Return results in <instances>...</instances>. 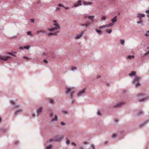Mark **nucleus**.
Returning a JSON list of instances; mask_svg holds the SVG:
<instances>
[{"instance_id": "9d476101", "label": "nucleus", "mask_w": 149, "mask_h": 149, "mask_svg": "<svg viewBox=\"0 0 149 149\" xmlns=\"http://www.w3.org/2000/svg\"><path fill=\"white\" fill-rule=\"evenodd\" d=\"M84 33V32H81L80 34H78L77 35L76 37V39H78L80 38L81 37H82L83 34Z\"/></svg>"}, {"instance_id": "338daca9", "label": "nucleus", "mask_w": 149, "mask_h": 149, "mask_svg": "<svg viewBox=\"0 0 149 149\" xmlns=\"http://www.w3.org/2000/svg\"><path fill=\"white\" fill-rule=\"evenodd\" d=\"M107 86H109V84H107Z\"/></svg>"}, {"instance_id": "6ab92c4d", "label": "nucleus", "mask_w": 149, "mask_h": 149, "mask_svg": "<svg viewBox=\"0 0 149 149\" xmlns=\"http://www.w3.org/2000/svg\"><path fill=\"white\" fill-rule=\"evenodd\" d=\"M96 31L97 33H99V34L100 35L102 33L101 31L99 30L96 29Z\"/></svg>"}, {"instance_id": "79ce46f5", "label": "nucleus", "mask_w": 149, "mask_h": 149, "mask_svg": "<svg viewBox=\"0 0 149 149\" xmlns=\"http://www.w3.org/2000/svg\"><path fill=\"white\" fill-rule=\"evenodd\" d=\"M71 144L72 145H74V146H76V143H74V142H72L71 143Z\"/></svg>"}, {"instance_id": "bb28decb", "label": "nucleus", "mask_w": 149, "mask_h": 149, "mask_svg": "<svg viewBox=\"0 0 149 149\" xmlns=\"http://www.w3.org/2000/svg\"><path fill=\"white\" fill-rule=\"evenodd\" d=\"M66 140H67V141H66V143L67 144H69L70 143V141L67 138H66Z\"/></svg>"}, {"instance_id": "4c0bfd02", "label": "nucleus", "mask_w": 149, "mask_h": 149, "mask_svg": "<svg viewBox=\"0 0 149 149\" xmlns=\"http://www.w3.org/2000/svg\"><path fill=\"white\" fill-rule=\"evenodd\" d=\"M79 6V5H78L76 3L74 5V6L73 7H77Z\"/></svg>"}, {"instance_id": "c756f323", "label": "nucleus", "mask_w": 149, "mask_h": 149, "mask_svg": "<svg viewBox=\"0 0 149 149\" xmlns=\"http://www.w3.org/2000/svg\"><path fill=\"white\" fill-rule=\"evenodd\" d=\"M111 31H112V30L111 29L109 30H107V32L109 33H111Z\"/></svg>"}, {"instance_id": "4be33fe9", "label": "nucleus", "mask_w": 149, "mask_h": 149, "mask_svg": "<svg viewBox=\"0 0 149 149\" xmlns=\"http://www.w3.org/2000/svg\"><path fill=\"white\" fill-rule=\"evenodd\" d=\"M120 42L121 44L122 45H124L125 43V41L124 40H120Z\"/></svg>"}, {"instance_id": "4d7b16f0", "label": "nucleus", "mask_w": 149, "mask_h": 149, "mask_svg": "<svg viewBox=\"0 0 149 149\" xmlns=\"http://www.w3.org/2000/svg\"><path fill=\"white\" fill-rule=\"evenodd\" d=\"M12 56H14V57H16V55H14V54H12Z\"/></svg>"}, {"instance_id": "680f3d73", "label": "nucleus", "mask_w": 149, "mask_h": 149, "mask_svg": "<svg viewBox=\"0 0 149 149\" xmlns=\"http://www.w3.org/2000/svg\"><path fill=\"white\" fill-rule=\"evenodd\" d=\"M147 16L148 17H149V14H148V15H147Z\"/></svg>"}, {"instance_id": "20e7f679", "label": "nucleus", "mask_w": 149, "mask_h": 149, "mask_svg": "<svg viewBox=\"0 0 149 149\" xmlns=\"http://www.w3.org/2000/svg\"><path fill=\"white\" fill-rule=\"evenodd\" d=\"M113 25V23H110L109 24H107L106 25H103L102 26H101L99 27V28L100 29L104 28L105 27H108L110 26H112Z\"/></svg>"}, {"instance_id": "393cba45", "label": "nucleus", "mask_w": 149, "mask_h": 149, "mask_svg": "<svg viewBox=\"0 0 149 149\" xmlns=\"http://www.w3.org/2000/svg\"><path fill=\"white\" fill-rule=\"evenodd\" d=\"M81 1L80 0H79L77 2V4L78 5H81Z\"/></svg>"}, {"instance_id": "c03bdc74", "label": "nucleus", "mask_w": 149, "mask_h": 149, "mask_svg": "<svg viewBox=\"0 0 149 149\" xmlns=\"http://www.w3.org/2000/svg\"><path fill=\"white\" fill-rule=\"evenodd\" d=\"M53 115V114L52 112H51L50 114V116L52 117Z\"/></svg>"}, {"instance_id": "f257e3e1", "label": "nucleus", "mask_w": 149, "mask_h": 149, "mask_svg": "<svg viewBox=\"0 0 149 149\" xmlns=\"http://www.w3.org/2000/svg\"><path fill=\"white\" fill-rule=\"evenodd\" d=\"M53 25L55 26L53 27L52 28H49L48 30L50 31H52V32L49 33L47 34L48 36H51L52 35L56 36L59 33L60 30L61 29L58 23L55 20L53 21Z\"/></svg>"}, {"instance_id": "de8ad7c7", "label": "nucleus", "mask_w": 149, "mask_h": 149, "mask_svg": "<svg viewBox=\"0 0 149 149\" xmlns=\"http://www.w3.org/2000/svg\"><path fill=\"white\" fill-rule=\"evenodd\" d=\"M62 112L63 113H65L66 114H67V112L65 111H62Z\"/></svg>"}, {"instance_id": "4468645a", "label": "nucleus", "mask_w": 149, "mask_h": 149, "mask_svg": "<svg viewBox=\"0 0 149 149\" xmlns=\"http://www.w3.org/2000/svg\"><path fill=\"white\" fill-rule=\"evenodd\" d=\"M140 79V77L136 76L134 80V83L136 81H138Z\"/></svg>"}, {"instance_id": "8fccbe9b", "label": "nucleus", "mask_w": 149, "mask_h": 149, "mask_svg": "<svg viewBox=\"0 0 149 149\" xmlns=\"http://www.w3.org/2000/svg\"><path fill=\"white\" fill-rule=\"evenodd\" d=\"M31 22H32V23H34V19H31Z\"/></svg>"}, {"instance_id": "6e6d98bb", "label": "nucleus", "mask_w": 149, "mask_h": 149, "mask_svg": "<svg viewBox=\"0 0 149 149\" xmlns=\"http://www.w3.org/2000/svg\"><path fill=\"white\" fill-rule=\"evenodd\" d=\"M11 102L13 104H14V102L13 101H11Z\"/></svg>"}, {"instance_id": "c85d7f7f", "label": "nucleus", "mask_w": 149, "mask_h": 149, "mask_svg": "<svg viewBox=\"0 0 149 149\" xmlns=\"http://www.w3.org/2000/svg\"><path fill=\"white\" fill-rule=\"evenodd\" d=\"M106 19V17L105 16H103L101 19L102 20H105Z\"/></svg>"}, {"instance_id": "dca6fc26", "label": "nucleus", "mask_w": 149, "mask_h": 149, "mask_svg": "<svg viewBox=\"0 0 149 149\" xmlns=\"http://www.w3.org/2000/svg\"><path fill=\"white\" fill-rule=\"evenodd\" d=\"M22 111V109L17 110L15 111V115L16 116L19 113L21 112Z\"/></svg>"}, {"instance_id": "2eb2a0df", "label": "nucleus", "mask_w": 149, "mask_h": 149, "mask_svg": "<svg viewBox=\"0 0 149 149\" xmlns=\"http://www.w3.org/2000/svg\"><path fill=\"white\" fill-rule=\"evenodd\" d=\"M117 16L115 17H114L113 19H111V21L114 24V23L115 22H116L117 21Z\"/></svg>"}, {"instance_id": "5701e85b", "label": "nucleus", "mask_w": 149, "mask_h": 149, "mask_svg": "<svg viewBox=\"0 0 149 149\" xmlns=\"http://www.w3.org/2000/svg\"><path fill=\"white\" fill-rule=\"evenodd\" d=\"M77 69V68L75 66H72L71 67V70L72 71H73L74 70H76Z\"/></svg>"}, {"instance_id": "1a4fd4ad", "label": "nucleus", "mask_w": 149, "mask_h": 149, "mask_svg": "<svg viewBox=\"0 0 149 149\" xmlns=\"http://www.w3.org/2000/svg\"><path fill=\"white\" fill-rule=\"evenodd\" d=\"M37 33L38 34H43V33H46V31L45 30H38L37 32Z\"/></svg>"}, {"instance_id": "b1692460", "label": "nucleus", "mask_w": 149, "mask_h": 149, "mask_svg": "<svg viewBox=\"0 0 149 149\" xmlns=\"http://www.w3.org/2000/svg\"><path fill=\"white\" fill-rule=\"evenodd\" d=\"M142 22H143V21L141 19L139 18V21L137 22V23L138 24L141 23H142Z\"/></svg>"}, {"instance_id": "7ed1b4c3", "label": "nucleus", "mask_w": 149, "mask_h": 149, "mask_svg": "<svg viewBox=\"0 0 149 149\" xmlns=\"http://www.w3.org/2000/svg\"><path fill=\"white\" fill-rule=\"evenodd\" d=\"M64 137V136L63 135H58L55 137V138L54 139H50L49 140V141L51 142L53 141H59L63 139Z\"/></svg>"}, {"instance_id": "052dcab7", "label": "nucleus", "mask_w": 149, "mask_h": 149, "mask_svg": "<svg viewBox=\"0 0 149 149\" xmlns=\"http://www.w3.org/2000/svg\"><path fill=\"white\" fill-rule=\"evenodd\" d=\"M84 144H87V142H84Z\"/></svg>"}, {"instance_id": "a19ab883", "label": "nucleus", "mask_w": 149, "mask_h": 149, "mask_svg": "<svg viewBox=\"0 0 149 149\" xmlns=\"http://www.w3.org/2000/svg\"><path fill=\"white\" fill-rule=\"evenodd\" d=\"M23 58H26V59H31L30 58H27V57H26L24 56L23 57Z\"/></svg>"}, {"instance_id": "f03ea898", "label": "nucleus", "mask_w": 149, "mask_h": 149, "mask_svg": "<svg viewBox=\"0 0 149 149\" xmlns=\"http://www.w3.org/2000/svg\"><path fill=\"white\" fill-rule=\"evenodd\" d=\"M76 90L74 88H67L66 90V93L67 94L71 93L70 96L71 98H72L73 93L75 92Z\"/></svg>"}, {"instance_id": "3c124183", "label": "nucleus", "mask_w": 149, "mask_h": 149, "mask_svg": "<svg viewBox=\"0 0 149 149\" xmlns=\"http://www.w3.org/2000/svg\"><path fill=\"white\" fill-rule=\"evenodd\" d=\"M7 54H9L11 55H12V54L11 53V52H8L7 53Z\"/></svg>"}, {"instance_id": "aec40b11", "label": "nucleus", "mask_w": 149, "mask_h": 149, "mask_svg": "<svg viewBox=\"0 0 149 149\" xmlns=\"http://www.w3.org/2000/svg\"><path fill=\"white\" fill-rule=\"evenodd\" d=\"M149 54V50L147 52H146V53H145L144 55H143L141 54V56H146V55H147Z\"/></svg>"}, {"instance_id": "774afa93", "label": "nucleus", "mask_w": 149, "mask_h": 149, "mask_svg": "<svg viewBox=\"0 0 149 149\" xmlns=\"http://www.w3.org/2000/svg\"><path fill=\"white\" fill-rule=\"evenodd\" d=\"M81 149H84L83 148H81Z\"/></svg>"}, {"instance_id": "f3484780", "label": "nucleus", "mask_w": 149, "mask_h": 149, "mask_svg": "<svg viewBox=\"0 0 149 149\" xmlns=\"http://www.w3.org/2000/svg\"><path fill=\"white\" fill-rule=\"evenodd\" d=\"M136 73V72H135L133 71L131 73H130L129 74V75L130 76L134 75Z\"/></svg>"}, {"instance_id": "09e8293b", "label": "nucleus", "mask_w": 149, "mask_h": 149, "mask_svg": "<svg viewBox=\"0 0 149 149\" xmlns=\"http://www.w3.org/2000/svg\"><path fill=\"white\" fill-rule=\"evenodd\" d=\"M61 124L62 125H65V124L63 122H61Z\"/></svg>"}, {"instance_id": "6e6552de", "label": "nucleus", "mask_w": 149, "mask_h": 149, "mask_svg": "<svg viewBox=\"0 0 149 149\" xmlns=\"http://www.w3.org/2000/svg\"><path fill=\"white\" fill-rule=\"evenodd\" d=\"M42 110V107H40L37 110V116H38V115L41 113Z\"/></svg>"}, {"instance_id": "13d9d810", "label": "nucleus", "mask_w": 149, "mask_h": 149, "mask_svg": "<svg viewBox=\"0 0 149 149\" xmlns=\"http://www.w3.org/2000/svg\"><path fill=\"white\" fill-rule=\"evenodd\" d=\"M100 76H97V78H100Z\"/></svg>"}, {"instance_id": "69168bd1", "label": "nucleus", "mask_w": 149, "mask_h": 149, "mask_svg": "<svg viewBox=\"0 0 149 149\" xmlns=\"http://www.w3.org/2000/svg\"><path fill=\"white\" fill-rule=\"evenodd\" d=\"M149 31H147V33H149Z\"/></svg>"}, {"instance_id": "37998d69", "label": "nucleus", "mask_w": 149, "mask_h": 149, "mask_svg": "<svg viewBox=\"0 0 149 149\" xmlns=\"http://www.w3.org/2000/svg\"><path fill=\"white\" fill-rule=\"evenodd\" d=\"M43 61H44V62L45 63H47V62H48L47 61V60H44Z\"/></svg>"}, {"instance_id": "423d86ee", "label": "nucleus", "mask_w": 149, "mask_h": 149, "mask_svg": "<svg viewBox=\"0 0 149 149\" xmlns=\"http://www.w3.org/2000/svg\"><path fill=\"white\" fill-rule=\"evenodd\" d=\"M10 58V57L9 56H7V57L3 56L2 57L1 56H0V60H1L3 61H6L8 58Z\"/></svg>"}, {"instance_id": "e433bc0d", "label": "nucleus", "mask_w": 149, "mask_h": 149, "mask_svg": "<svg viewBox=\"0 0 149 149\" xmlns=\"http://www.w3.org/2000/svg\"><path fill=\"white\" fill-rule=\"evenodd\" d=\"M97 114L98 115H99V116H101V113H100V111H98L97 112Z\"/></svg>"}, {"instance_id": "5fc2aeb1", "label": "nucleus", "mask_w": 149, "mask_h": 149, "mask_svg": "<svg viewBox=\"0 0 149 149\" xmlns=\"http://www.w3.org/2000/svg\"><path fill=\"white\" fill-rule=\"evenodd\" d=\"M19 49H23V47H19Z\"/></svg>"}, {"instance_id": "9b49d317", "label": "nucleus", "mask_w": 149, "mask_h": 149, "mask_svg": "<svg viewBox=\"0 0 149 149\" xmlns=\"http://www.w3.org/2000/svg\"><path fill=\"white\" fill-rule=\"evenodd\" d=\"M124 104L123 102H120L118 103L117 105L114 106V107H121Z\"/></svg>"}, {"instance_id": "2f4dec72", "label": "nucleus", "mask_w": 149, "mask_h": 149, "mask_svg": "<svg viewBox=\"0 0 149 149\" xmlns=\"http://www.w3.org/2000/svg\"><path fill=\"white\" fill-rule=\"evenodd\" d=\"M142 114H143V112L141 111H139L138 113V115H140Z\"/></svg>"}, {"instance_id": "c9c22d12", "label": "nucleus", "mask_w": 149, "mask_h": 149, "mask_svg": "<svg viewBox=\"0 0 149 149\" xmlns=\"http://www.w3.org/2000/svg\"><path fill=\"white\" fill-rule=\"evenodd\" d=\"M116 134H113L112 137L113 138H114L116 137Z\"/></svg>"}, {"instance_id": "473e14b6", "label": "nucleus", "mask_w": 149, "mask_h": 149, "mask_svg": "<svg viewBox=\"0 0 149 149\" xmlns=\"http://www.w3.org/2000/svg\"><path fill=\"white\" fill-rule=\"evenodd\" d=\"M56 11H60V8H59L58 7H56Z\"/></svg>"}, {"instance_id": "864d4df0", "label": "nucleus", "mask_w": 149, "mask_h": 149, "mask_svg": "<svg viewBox=\"0 0 149 149\" xmlns=\"http://www.w3.org/2000/svg\"><path fill=\"white\" fill-rule=\"evenodd\" d=\"M145 36H148V33H146L145 34Z\"/></svg>"}, {"instance_id": "72a5a7b5", "label": "nucleus", "mask_w": 149, "mask_h": 149, "mask_svg": "<svg viewBox=\"0 0 149 149\" xmlns=\"http://www.w3.org/2000/svg\"><path fill=\"white\" fill-rule=\"evenodd\" d=\"M49 102L50 103L52 104L54 102V101L52 99H50L49 100Z\"/></svg>"}, {"instance_id": "412c9836", "label": "nucleus", "mask_w": 149, "mask_h": 149, "mask_svg": "<svg viewBox=\"0 0 149 149\" xmlns=\"http://www.w3.org/2000/svg\"><path fill=\"white\" fill-rule=\"evenodd\" d=\"M127 58L129 59H131L132 58H134V56L133 55L132 56H127Z\"/></svg>"}, {"instance_id": "a18cd8bd", "label": "nucleus", "mask_w": 149, "mask_h": 149, "mask_svg": "<svg viewBox=\"0 0 149 149\" xmlns=\"http://www.w3.org/2000/svg\"><path fill=\"white\" fill-rule=\"evenodd\" d=\"M91 147L93 148V149H94V146L93 145H91Z\"/></svg>"}, {"instance_id": "0e129e2a", "label": "nucleus", "mask_w": 149, "mask_h": 149, "mask_svg": "<svg viewBox=\"0 0 149 149\" xmlns=\"http://www.w3.org/2000/svg\"><path fill=\"white\" fill-rule=\"evenodd\" d=\"M14 53H15V54H16V52H13Z\"/></svg>"}, {"instance_id": "603ef678", "label": "nucleus", "mask_w": 149, "mask_h": 149, "mask_svg": "<svg viewBox=\"0 0 149 149\" xmlns=\"http://www.w3.org/2000/svg\"><path fill=\"white\" fill-rule=\"evenodd\" d=\"M146 13L149 14V10H147L146 11Z\"/></svg>"}, {"instance_id": "ea45409f", "label": "nucleus", "mask_w": 149, "mask_h": 149, "mask_svg": "<svg viewBox=\"0 0 149 149\" xmlns=\"http://www.w3.org/2000/svg\"><path fill=\"white\" fill-rule=\"evenodd\" d=\"M146 99H145V98H143V99H141L140 100H139V101H140V102H142V101H143L144 100H145Z\"/></svg>"}, {"instance_id": "ddd939ff", "label": "nucleus", "mask_w": 149, "mask_h": 149, "mask_svg": "<svg viewBox=\"0 0 149 149\" xmlns=\"http://www.w3.org/2000/svg\"><path fill=\"white\" fill-rule=\"evenodd\" d=\"M145 16V15L143 14H141L139 13L138 14L137 17L139 18H141L142 17H144Z\"/></svg>"}, {"instance_id": "a878e982", "label": "nucleus", "mask_w": 149, "mask_h": 149, "mask_svg": "<svg viewBox=\"0 0 149 149\" xmlns=\"http://www.w3.org/2000/svg\"><path fill=\"white\" fill-rule=\"evenodd\" d=\"M52 148V146L51 145H50L47 147L46 149H51Z\"/></svg>"}, {"instance_id": "e2e57ef3", "label": "nucleus", "mask_w": 149, "mask_h": 149, "mask_svg": "<svg viewBox=\"0 0 149 149\" xmlns=\"http://www.w3.org/2000/svg\"><path fill=\"white\" fill-rule=\"evenodd\" d=\"M1 117H0V122H1Z\"/></svg>"}, {"instance_id": "49530a36", "label": "nucleus", "mask_w": 149, "mask_h": 149, "mask_svg": "<svg viewBox=\"0 0 149 149\" xmlns=\"http://www.w3.org/2000/svg\"><path fill=\"white\" fill-rule=\"evenodd\" d=\"M63 7L66 10L68 9L69 8L68 7H65L64 6Z\"/></svg>"}, {"instance_id": "58836bf2", "label": "nucleus", "mask_w": 149, "mask_h": 149, "mask_svg": "<svg viewBox=\"0 0 149 149\" xmlns=\"http://www.w3.org/2000/svg\"><path fill=\"white\" fill-rule=\"evenodd\" d=\"M27 34L28 35H31V32L30 31H28L27 32Z\"/></svg>"}, {"instance_id": "f8f14e48", "label": "nucleus", "mask_w": 149, "mask_h": 149, "mask_svg": "<svg viewBox=\"0 0 149 149\" xmlns=\"http://www.w3.org/2000/svg\"><path fill=\"white\" fill-rule=\"evenodd\" d=\"M88 18L90 19L91 21L93 22L94 21V16H88L87 17Z\"/></svg>"}, {"instance_id": "a211bd4d", "label": "nucleus", "mask_w": 149, "mask_h": 149, "mask_svg": "<svg viewBox=\"0 0 149 149\" xmlns=\"http://www.w3.org/2000/svg\"><path fill=\"white\" fill-rule=\"evenodd\" d=\"M57 116H56L55 115V118H53L52 120L53 121H55L57 120Z\"/></svg>"}, {"instance_id": "0eeeda50", "label": "nucleus", "mask_w": 149, "mask_h": 149, "mask_svg": "<svg viewBox=\"0 0 149 149\" xmlns=\"http://www.w3.org/2000/svg\"><path fill=\"white\" fill-rule=\"evenodd\" d=\"M86 89L84 88L83 90H82V91H80L77 94V96L78 97H79L81 95H82V94H84L85 93V90Z\"/></svg>"}, {"instance_id": "f704fd0d", "label": "nucleus", "mask_w": 149, "mask_h": 149, "mask_svg": "<svg viewBox=\"0 0 149 149\" xmlns=\"http://www.w3.org/2000/svg\"><path fill=\"white\" fill-rule=\"evenodd\" d=\"M140 84L138 82L136 85V87H137L138 86H140Z\"/></svg>"}, {"instance_id": "bf43d9fd", "label": "nucleus", "mask_w": 149, "mask_h": 149, "mask_svg": "<svg viewBox=\"0 0 149 149\" xmlns=\"http://www.w3.org/2000/svg\"><path fill=\"white\" fill-rule=\"evenodd\" d=\"M32 116H33V117H35V114H33L32 115Z\"/></svg>"}, {"instance_id": "7c9ffc66", "label": "nucleus", "mask_w": 149, "mask_h": 149, "mask_svg": "<svg viewBox=\"0 0 149 149\" xmlns=\"http://www.w3.org/2000/svg\"><path fill=\"white\" fill-rule=\"evenodd\" d=\"M58 6L59 7H64V6L61 3H60V4H58Z\"/></svg>"}, {"instance_id": "cd10ccee", "label": "nucleus", "mask_w": 149, "mask_h": 149, "mask_svg": "<svg viewBox=\"0 0 149 149\" xmlns=\"http://www.w3.org/2000/svg\"><path fill=\"white\" fill-rule=\"evenodd\" d=\"M30 47V46L29 45H27L26 46L24 47V48L25 49H29V48Z\"/></svg>"}, {"instance_id": "39448f33", "label": "nucleus", "mask_w": 149, "mask_h": 149, "mask_svg": "<svg viewBox=\"0 0 149 149\" xmlns=\"http://www.w3.org/2000/svg\"><path fill=\"white\" fill-rule=\"evenodd\" d=\"M91 24V23L88 22L85 24H81L80 25L81 26H85L86 28L88 27Z\"/></svg>"}]
</instances>
